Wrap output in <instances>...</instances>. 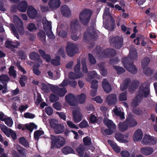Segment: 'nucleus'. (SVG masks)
<instances>
[{
    "mask_svg": "<svg viewBox=\"0 0 157 157\" xmlns=\"http://www.w3.org/2000/svg\"><path fill=\"white\" fill-rule=\"evenodd\" d=\"M130 57H126L122 59L124 67L131 73L135 74L137 72V69L133 64L134 60L137 58V54L135 48L131 49L129 52Z\"/></svg>",
    "mask_w": 157,
    "mask_h": 157,
    "instance_id": "nucleus-1",
    "label": "nucleus"
},
{
    "mask_svg": "<svg viewBox=\"0 0 157 157\" xmlns=\"http://www.w3.org/2000/svg\"><path fill=\"white\" fill-rule=\"evenodd\" d=\"M93 11L87 8H85L80 12L79 15V20L82 24L87 26L90 20Z\"/></svg>",
    "mask_w": 157,
    "mask_h": 157,
    "instance_id": "nucleus-2",
    "label": "nucleus"
},
{
    "mask_svg": "<svg viewBox=\"0 0 157 157\" xmlns=\"http://www.w3.org/2000/svg\"><path fill=\"white\" fill-rule=\"evenodd\" d=\"M98 47H96L97 50V53L99 55V56L101 58L105 59L107 57H109L114 56L116 53V50L113 49L107 48L105 49L102 52H101V48L100 47L98 48V50H97Z\"/></svg>",
    "mask_w": 157,
    "mask_h": 157,
    "instance_id": "nucleus-3",
    "label": "nucleus"
},
{
    "mask_svg": "<svg viewBox=\"0 0 157 157\" xmlns=\"http://www.w3.org/2000/svg\"><path fill=\"white\" fill-rule=\"evenodd\" d=\"M51 138L52 149H53L54 147L59 148L63 146L65 144V140L64 138L62 137L51 135Z\"/></svg>",
    "mask_w": 157,
    "mask_h": 157,
    "instance_id": "nucleus-4",
    "label": "nucleus"
},
{
    "mask_svg": "<svg viewBox=\"0 0 157 157\" xmlns=\"http://www.w3.org/2000/svg\"><path fill=\"white\" fill-rule=\"evenodd\" d=\"M150 94L149 86L146 85L144 87L143 85H141L139 88V90L137 95L140 98H142L143 97L147 98Z\"/></svg>",
    "mask_w": 157,
    "mask_h": 157,
    "instance_id": "nucleus-5",
    "label": "nucleus"
},
{
    "mask_svg": "<svg viewBox=\"0 0 157 157\" xmlns=\"http://www.w3.org/2000/svg\"><path fill=\"white\" fill-rule=\"evenodd\" d=\"M97 34L95 31L93 29H87L86 32H85L83 35V39L85 40L88 41L95 40L96 38Z\"/></svg>",
    "mask_w": 157,
    "mask_h": 157,
    "instance_id": "nucleus-6",
    "label": "nucleus"
},
{
    "mask_svg": "<svg viewBox=\"0 0 157 157\" xmlns=\"http://www.w3.org/2000/svg\"><path fill=\"white\" fill-rule=\"evenodd\" d=\"M109 41L110 43L114 46L116 48L120 49L122 46L123 39L122 38L117 36L111 38Z\"/></svg>",
    "mask_w": 157,
    "mask_h": 157,
    "instance_id": "nucleus-7",
    "label": "nucleus"
},
{
    "mask_svg": "<svg viewBox=\"0 0 157 157\" xmlns=\"http://www.w3.org/2000/svg\"><path fill=\"white\" fill-rule=\"evenodd\" d=\"M66 49L68 55L70 57L73 56L78 52V48L73 44L71 43L68 45Z\"/></svg>",
    "mask_w": 157,
    "mask_h": 157,
    "instance_id": "nucleus-8",
    "label": "nucleus"
},
{
    "mask_svg": "<svg viewBox=\"0 0 157 157\" xmlns=\"http://www.w3.org/2000/svg\"><path fill=\"white\" fill-rule=\"evenodd\" d=\"M157 142L156 137L150 135L145 136L142 141V143L144 145H154Z\"/></svg>",
    "mask_w": 157,
    "mask_h": 157,
    "instance_id": "nucleus-9",
    "label": "nucleus"
},
{
    "mask_svg": "<svg viewBox=\"0 0 157 157\" xmlns=\"http://www.w3.org/2000/svg\"><path fill=\"white\" fill-rule=\"evenodd\" d=\"M13 22L20 35H22L24 34L25 31L23 26V23L21 20L16 16V18L14 19Z\"/></svg>",
    "mask_w": 157,
    "mask_h": 157,
    "instance_id": "nucleus-10",
    "label": "nucleus"
},
{
    "mask_svg": "<svg viewBox=\"0 0 157 157\" xmlns=\"http://www.w3.org/2000/svg\"><path fill=\"white\" fill-rule=\"evenodd\" d=\"M51 89L54 93L61 97L64 96L67 92V90L65 87L59 88L57 86H53Z\"/></svg>",
    "mask_w": 157,
    "mask_h": 157,
    "instance_id": "nucleus-11",
    "label": "nucleus"
},
{
    "mask_svg": "<svg viewBox=\"0 0 157 157\" xmlns=\"http://www.w3.org/2000/svg\"><path fill=\"white\" fill-rule=\"evenodd\" d=\"M66 101L71 106H75L76 103V98L72 94L70 93L65 97Z\"/></svg>",
    "mask_w": 157,
    "mask_h": 157,
    "instance_id": "nucleus-12",
    "label": "nucleus"
},
{
    "mask_svg": "<svg viewBox=\"0 0 157 157\" xmlns=\"http://www.w3.org/2000/svg\"><path fill=\"white\" fill-rule=\"evenodd\" d=\"M27 13L29 17L32 19L35 18L38 14L37 11L32 6H28Z\"/></svg>",
    "mask_w": 157,
    "mask_h": 157,
    "instance_id": "nucleus-13",
    "label": "nucleus"
},
{
    "mask_svg": "<svg viewBox=\"0 0 157 157\" xmlns=\"http://www.w3.org/2000/svg\"><path fill=\"white\" fill-rule=\"evenodd\" d=\"M60 4L59 0H49L48 2L49 7L52 10H56L59 8Z\"/></svg>",
    "mask_w": 157,
    "mask_h": 157,
    "instance_id": "nucleus-14",
    "label": "nucleus"
},
{
    "mask_svg": "<svg viewBox=\"0 0 157 157\" xmlns=\"http://www.w3.org/2000/svg\"><path fill=\"white\" fill-rule=\"evenodd\" d=\"M106 100L109 105H115L117 100V95L113 94H109L106 97Z\"/></svg>",
    "mask_w": 157,
    "mask_h": 157,
    "instance_id": "nucleus-15",
    "label": "nucleus"
},
{
    "mask_svg": "<svg viewBox=\"0 0 157 157\" xmlns=\"http://www.w3.org/2000/svg\"><path fill=\"white\" fill-rule=\"evenodd\" d=\"M70 28L71 30L73 32L76 31L80 29L81 25L77 19H73L71 21Z\"/></svg>",
    "mask_w": 157,
    "mask_h": 157,
    "instance_id": "nucleus-16",
    "label": "nucleus"
},
{
    "mask_svg": "<svg viewBox=\"0 0 157 157\" xmlns=\"http://www.w3.org/2000/svg\"><path fill=\"white\" fill-rule=\"evenodd\" d=\"M143 136L142 131L139 129H137L134 132L133 137V140L135 142L140 141L142 138Z\"/></svg>",
    "mask_w": 157,
    "mask_h": 157,
    "instance_id": "nucleus-17",
    "label": "nucleus"
},
{
    "mask_svg": "<svg viewBox=\"0 0 157 157\" xmlns=\"http://www.w3.org/2000/svg\"><path fill=\"white\" fill-rule=\"evenodd\" d=\"M61 12L63 16L68 17L71 14V12L68 6L65 5L61 7Z\"/></svg>",
    "mask_w": 157,
    "mask_h": 157,
    "instance_id": "nucleus-18",
    "label": "nucleus"
},
{
    "mask_svg": "<svg viewBox=\"0 0 157 157\" xmlns=\"http://www.w3.org/2000/svg\"><path fill=\"white\" fill-rule=\"evenodd\" d=\"M102 85L103 89L105 92L109 93L111 91V85L106 79H104Z\"/></svg>",
    "mask_w": 157,
    "mask_h": 157,
    "instance_id": "nucleus-19",
    "label": "nucleus"
},
{
    "mask_svg": "<svg viewBox=\"0 0 157 157\" xmlns=\"http://www.w3.org/2000/svg\"><path fill=\"white\" fill-rule=\"evenodd\" d=\"M29 58L32 60L37 61L40 63H42V60L40 58V55L35 52H33L29 55Z\"/></svg>",
    "mask_w": 157,
    "mask_h": 157,
    "instance_id": "nucleus-20",
    "label": "nucleus"
},
{
    "mask_svg": "<svg viewBox=\"0 0 157 157\" xmlns=\"http://www.w3.org/2000/svg\"><path fill=\"white\" fill-rule=\"evenodd\" d=\"M128 127L130 128L136 126L137 124V122L136 120L132 116H129L125 120Z\"/></svg>",
    "mask_w": 157,
    "mask_h": 157,
    "instance_id": "nucleus-21",
    "label": "nucleus"
},
{
    "mask_svg": "<svg viewBox=\"0 0 157 157\" xmlns=\"http://www.w3.org/2000/svg\"><path fill=\"white\" fill-rule=\"evenodd\" d=\"M140 151L142 154L146 156L150 155L154 151L153 148L150 147L142 148Z\"/></svg>",
    "mask_w": 157,
    "mask_h": 157,
    "instance_id": "nucleus-22",
    "label": "nucleus"
},
{
    "mask_svg": "<svg viewBox=\"0 0 157 157\" xmlns=\"http://www.w3.org/2000/svg\"><path fill=\"white\" fill-rule=\"evenodd\" d=\"M73 119L75 123H78L82 120V117L80 113L76 110L72 112Z\"/></svg>",
    "mask_w": 157,
    "mask_h": 157,
    "instance_id": "nucleus-23",
    "label": "nucleus"
},
{
    "mask_svg": "<svg viewBox=\"0 0 157 157\" xmlns=\"http://www.w3.org/2000/svg\"><path fill=\"white\" fill-rule=\"evenodd\" d=\"M108 143L109 144L113 150L117 153H119L120 152L121 149L119 147L117 144L113 141L109 140Z\"/></svg>",
    "mask_w": 157,
    "mask_h": 157,
    "instance_id": "nucleus-24",
    "label": "nucleus"
},
{
    "mask_svg": "<svg viewBox=\"0 0 157 157\" xmlns=\"http://www.w3.org/2000/svg\"><path fill=\"white\" fill-rule=\"evenodd\" d=\"M83 75V74L82 72H80L76 74L71 71L69 73L68 77L70 79L74 80L79 78L82 77Z\"/></svg>",
    "mask_w": 157,
    "mask_h": 157,
    "instance_id": "nucleus-25",
    "label": "nucleus"
},
{
    "mask_svg": "<svg viewBox=\"0 0 157 157\" xmlns=\"http://www.w3.org/2000/svg\"><path fill=\"white\" fill-rule=\"evenodd\" d=\"M103 122L108 128L114 129L116 128V125L111 120L105 118L103 120Z\"/></svg>",
    "mask_w": 157,
    "mask_h": 157,
    "instance_id": "nucleus-26",
    "label": "nucleus"
},
{
    "mask_svg": "<svg viewBox=\"0 0 157 157\" xmlns=\"http://www.w3.org/2000/svg\"><path fill=\"white\" fill-rule=\"evenodd\" d=\"M18 5L19 11L23 12H25L26 11L28 6V4L26 1H22Z\"/></svg>",
    "mask_w": 157,
    "mask_h": 157,
    "instance_id": "nucleus-27",
    "label": "nucleus"
},
{
    "mask_svg": "<svg viewBox=\"0 0 157 157\" xmlns=\"http://www.w3.org/2000/svg\"><path fill=\"white\" fill-rule=\"evenodd\" d=\"M38 52L42 58L45 59L47 62H50L51 60V57L49 55L46 54L45 52L41 49H39Z\"/></svg>",
    "mask_w": 157,
    "mask_h": 157,
    "instance_id": "nucleus-28",
    "label": "nucleus"
},
{
    "mask_svg": "<svg viewBox=\"0 0 157 157\" xmlns=\"http://www.w3.org/2000/svg\"><path fill=\"white\" fill-rule=\"evenodd\" d=\"M128 127H129L125 121L123 122H120L118 124L119 129L120 132H124L126 131Z\"/></svg>",
    "mask_w": 157,
    "mask_h": 157,
    "instance_id": "nucleus-29",
    "label": "nucleus"
},
{
    "mask_svg": "<svg viewBox=\"0 0 157 157\" xmlns=\"http://www.w3.org/2000/svg\"><path fill=\"white\" fill-rule=\"evenodd\" d=\"M139 84L140 82L138 81H132L131 82V85L129 87V91L131 92L135 91L136 88H138Z\"/></svg>",
    "mask_w": 157,
    "mask_h": 157,
    "instance_id": "nucleus-30",
    "label": "nucleus"
},
{
    "mask_svg": "<svg viewBox=\"0 0 157 157\" xmlns=\"http://www.w3.org/2000/svg\"><path fill=\"white\" fill-rule=\"evenodd\" d=\"M53 129L56 134H59L62 133L64 131V127L61 124H58Z\"/></svg>",
    "mask_w": 157,
    "mask_h": 157,
    "instance_id": "nucleus-31",
    "label": "nucleus"
},
{
    "mask_svg": "<svg viewBox=\"0 0 157 157\" xmlns=\"http://www.w3.org/2000/svg\"><path fill=\"white\" fill-rule=\"evenodd\" d=\"M62 152L65 155L69 154H74L75 151L70 146H65L62 149Z\"/></svg>",
    "mask_w": 157,
    "mask_h": 157,
    "instance_id": "nucleus-32",
    "label": "nucleus"
},
{
    "mask_svg": "<svg viewBox=\"0 0 157 157\" xmlns=\"http://www.w3.org/2000/svg\"><path fill=\"white\" fill-rule=\"evenodd\" d=\"M142 98H140L137 95L132 100L131 103V105L132 107H135L137 106L141 102Z\"/></svg>",
    "mask_w": 157,
    "mask_h": 157,
    "instance_id": "nucleus-33",
    "label": "nucleus"
},
{
    "mask_svg": "<svg viewBox=\"0 0 157 157\" xmlns=\"http://www.w3.org/2000/svg\"><path fill=\"white\" fill-rule=\"evenodd\" d=\"M25 129L29 130L32 132L34 129H36L37 128V126L34 123H31L29 124H25Z\"/></svg>",
    "mask_w": 157,
    "mask_h": 157,
    "instance_id": "nucleus-34",
    "label": "nucleus"
},
{
    "mask_svg": "<svg viewBox=\"0 0 157 157\" xmlns=\"http://www.w3.org/2000/svg\"><path fill=\"white\" fill-rule=\"evenodd\" d=\"M76 97L78 101L80 104H82L85 102L86 98V96L85 94L82 93L77 95Z\"/></svg>",
    "mask_w": 157,
    "mask_h": 157,
    "instance_id": "nucleus-35",
    "label": "nucleus"
},
{
    "mask_svg": "<svg viewBox=\"0 0 157 157\" xmlns=\"http://www.w3.org/2000/svg\"><path fill=\"white\" fill-rule=\"evenodd\" d=\"M115 137L116 140L120 142L124 143L127 142V140L124 139L123 135L120 133H116L115 136Z\"/></svg>",
    "mask_w": 157,
    "mask_h": 157,
    "instance_id": "nucleus-36",
    "label": "nucleus"
},
{
    "mask_svg": "<svg viewBox=\"0 0 157 157\" xmlns=\"http://www.w3.org/2000/svg\"><path fill=\"white\" fill-rule=\"evenodd\" d=\"M150 61V59L148 57H145L142 61L141 65L142 68L144 69L146 68Z\"/></svg>",
    "mask_w": 157,
    "mask_h": 157,
    "instance_id": "nucleus-37",
    "label": "nucleus"
},
{
    "mask_svg": "<svg viewBox=\"0 0 157 157\" xmlns=\"http://www.w3.org/2000/svg\"><path fill=\"white\" fill-rule=\"evenodd\" d=\"M43 29L45 31H51L52 30L51 22L47 21L43 23Z\"/></svg>",
    "mask_w": 157,
    "mask_h": 157,
    "instance_id": "nucleus-38",
    "label": "nucleus"
},
{
    "mask_svg": "<svg viewBox=\"0 0 157 157\" xmlns=\"http://www.w3.org/2000/svg\"><path fill=\"white\" fill-rule=\"evenodd\" d=\"M0 128L8 137H10L9 130L6 126L4 124L0 125Z\"/></svg>",
    "mask_w": 157,
    "mask_h": 157,
    "instance_id": "nucleus-39",
    "label": "nucleus"
},
{
    "mask_svg": "<svg viewBox=\"0 0 157 157\" xmlns=\"http://www.w3.org/2000/svg\"><path fill=\"white\" fill-rule=\"evenodd\" d=\"M60 57L59 56H56L55 59L51 60V64L54 66H58L60 64Z\"/></svg>",
    "mask_w": 157,
    "mask_h": 157,
    "instance_id": "nucleus-40",
    "label": "nucleus"
},
{
    "mask_svg": "<svg viewBox=\"0 0 157 157\" xmlns=\"http://www.w3.org/2000/svg\"><path fill=\"white\" fill-rule=\"evenodd\" d=\"M113 67L116 71L118 75H121L125 71V70L123 67L119 66H113Z\"/></svg>",
    "mask_w": 157,
    "mask_h": 157,
    "instance_id": "nucleus-41",
    "label": "nucleus"
},
{
    "mask_svg": "<svg viewBox=\"0 0 157 157\" xmlns=\"http://www.w3.org/2000/svg\"><path fill=\"white\" fill-rule=\"evenodd\" d=\"M19 141L20 143L24 146L26 147H29V142L24 137H20L19 139Z\"/></svg>",
    "mask_w": 157,
    "mask_h": 157,
    "instance_id": "nucleus-42",
    "label": "nucleus"
},
{
    "mask_svg": "<svg viewBox=\"0 0 157 157\" xmlns=\"http://www.w3.org/2000/svg\"><path fill=\"white\" fill-rule=\"evenodd\" d=\"M49 123L52 128H54L58 124V121L54 119H51L49 120Z\"/></svg>",
    "mask_w": 157,
    "mask_h": 157,
    "instance_id": "nucleus-43",
    "label": "nucleus"
},
{
    "mask_svg": "<svg viewBox=\"0 0 157 157\" xmlns=\"http://www.w3.org/2000/svg\"><path fill=\"white\" fill-rule=\"evenodd\" d=\"M49 99L51 102H54L59 100V97L57 95L52 93L50 95Z\"/></svg>",
    "mask_w": 157,
    "mask_h": 157,
    "instance_id": "nucleus-44",
    "label": "nucleus"
},
{
    "mask_svg": "<svg viewBox=\"0 0 157 157\" xmlns=\"http://www.w3.org/2000/svg\"><path fill=\"white\" fill-rule=\"evenodd\" d=\"M14 66H11L9 70V74L10 76H12L14 78H15L17 75L16 71L14 70Z\"/></svg>",
    "mask_w": 157,
    "mask_h": 157,
    "instance_id": "nucleus-45",
    "label": "nucleus"
},
{
    "mask_svg": "<svg viewBox=\"0 0 157 157\" xmlns=\"http://www.w3.org/2000/svg\"><path fill=\"white\" fill-rule=\"evenodd\" d=\"M44 132L42 130H38L35 131L34 134V137L36 140H38L40 136L43 135Z\"/></svg>",
    "mask_w": 157,
    "mask_h": 157,
    "instance_id": "nucleus-46",
    "label": "nucleus"
},
{
    "mask_svg": "<svg viewBox=\"0 0 157 157\" xmlns=\"http://www.w3.org/2000/svg\"><path fill=\"white\" fill-rule=\"evenodd\" d=\"M18 55L21 60H25L27 57V56L25 52L22 50H20L18 52Z\"/></svg>",
    "mask_w": 157,
    "mask_h": 157,
    "instance_id": "nucleus-47",
    "label": "nucleus"
},
{
    "mask_svg": "<svg viewBox=\"0 0 157 157\" xmlns=\"http://www.w3.org/2000/svg\"><path fill=\"white\" fill-rule=\"evenodd\" d=\"M89 76L92 79L96 78L97 79L99 78V75H98L97 72L94 71H91L88 74Z\"/></svg>",
    "mask_w": 157,
    "mask_h": 157,
    "instance_id": "nucleus-48",
    "label": "nucleus"
},
{
    "mask_svg": "<svg viewBox=\"0 0 157 157\" xmlns=\"http://www.w3.org/2000/svg\"><path fill=\"white\" fill-rule=\"evenodd\" d=\"M83 141L85 145L89 146L92 144L91 139L88 136L84 137L83 139Z\"/></svg>",
    "mask_w": 157,
    "mask_h": 157,
    "instance_id": "nucleus-49",
    "label": "nucleus"
},
{
    "mask_svg": "<svg viewBox=\"0 0 157 157\" xmlns=\"http://www.w3.org/2000/svg\"><path fill=\"white\" fill-rule=\"evenodd\" d=\"M27 29L30 32H33L36 30L37 28L35 24L33 23H29L27 25Z\"/></svg>",
    "mask_w": 157,
    "mask_h": 157,
    "instance_id": "nucleus-50",
    "label": "nucleus"
},
{
    "mask_svg": "<svg viewBox=\"0 0 157 157\" xmlns=\"http://www.w3.org/2000/svg\"><path fill=\"white\" fill-rule=\"evenodd\" d=\"M127 91H125L120 94L119 99L120 101H125L127 99Z\"/></svg>",
    "mask_w": 157,
    "mask_h": 157,
    "instance_id": "nucleus-51",
    "label": "nucleus"
},
{
    "mask_svg": "<svg viewBox=\"0 0 157 157\" xmlns=\"http://www.w3.org/2000/svg\"><path fill=\"white\" fill-rule=\"evenodd\" d=\"M10 80V78L7 75L2 74L0 75V81L8 82Z\"/></svg>",
    "mask_w": 157,
    "mask_h": 157,
    "instance_id": "nucleus-52",
    "label": "nucleus"
},
{
    "mask_svg": "<svg viewBox=\"0 0 157 157\" xmlns=\"http://www.w3.org/2000/svg\"><path fill=\"white\" fill-rule=\"evenodd\" d=\"M81 64L82 66V71L84 73H87L88 72V70L87 68L85 60H82L81 62Z\"/></svg>",
    "mask_w": 157,
    "mask_h": 157,
    "instance_id": "nucleus-53",
    "label": "nucleus"
},
{
    "mask_svg": "<svg viewBox=\"0 0 157 157\" xmlns=\"http://www.w3.org/2000/svg\"><path fill=\"white\" fill-rule=\"evenodd\" d=\"M11 29L14 35V36H16L17 39H18L19 36L17 30L13 24L11 25Z\"/></svg>",
    "mask_w": 157,
    "mask_h": 157,
    "instance_id": "nucleus-54",
    "label": "nucleus"
},
{
    "mask_svg": "<svg viewBox=\"0 0 157 157\" xmlns=\"http://www.w3.org/2000/svg\"><path fill=\"white\" fill-rule=\"evenodd\" d=\"M88 59L90 63L92 64H95L96 62V60L94 56L91 54H88Z\"/></svg>",
    "mask_w": 157,
    "mask_h": 157,
    "instance_id": "nucleus-55",
    "label": "nucleus"
},
{
    "mask_svg": "<svg viewBox=\"0 0 157 157\" xmlns=\"http://www.w3.org/2000/svg\"><path fill=\"white\" fill-rule=\"evenodd\" d=\"M4 121L5 124L8 126L10 127H12L13 122L11 118H10V117L6 118L5 119Z\"/></svg>",
    "mask_w": 157,
    "mask_h": 157,
    "instance_id": "nucleus-56",
    "label": "nucleus"
},
{
    "mask_svg": "<svg viewBox=\"0 0 157 157\" xmlns=\"http://www.w3.org/2000/svg\"><path fill=\"white\" fill-rule=\"evenodd\" d=\"M98 81L96 80H93L91 83V87L94 90H97L98 88Z\"/></svg>",
    "mask_w": 157,
    "mask_h": 157,
    "instance_id": "nucleus-57",
    "label": "nucleus"
},
{
    "mask_svg": "<svg viewBox=\"0 0 157 157\" xmlns=\"http://www.w3.org/2000/svg\"><path fill=\"white\" fill-rule=\"evenodd\" d=\"M100 73L103 76H105L107 74V71L101 65L99 66Z\"/></svg>",
    "mask_w": 157,
    "mask_h": 157,
    "instance_id": "nucleus-58",
    "label": "nucleus"
},
{
    "mask_svg": "<svg viewBox=\"0 0 157 157\" xmlns=\"http://www.w3.org/2000/svg\"><path fill=\"white\" fill-rule=\"evenodd\" d=\"M35 103L37 105H39V104L42 101V99L40 94H37V98L36 99L34 98Z\"/></svg>",
    "mask_w": 157,
    "mask_h": 157,
    "instance_id": "nucleus-59",
    "label": "nucleus"
},
{
    "mask_svg": "<svg viewBox=\"0 0 157 157\" xmlns=\"http://www.w3.org/2000/svg\"><path fill=\"white\" fill-rule=\"evenodd\" d=\"M18 152L21 156L23 157H26L25 154L27 153V150L24 147H21L20 149H18Z\"/></svg>",
    "mask_w": 157,
    "mask_h": 157,
    "instance_id": "nucleus-60",
    "label": "nucleus"
},
{
    "mask_svg": "<svg viewBox=\"0 0 157 157\" xmlns=\"http://www.w3.org/2000/svg\"><path fill=\"white\" fill-rule=\"evenodd\" d=\"M53 107L56 110H59L61 108V104L59 102H56L53 104Z\"/></svg>",
    "mask_w": 157,
    "mask_h": 157,
    "instance_id": "nucleus-61",
    "label": "nucleus"
},
{
    "mask_svg": "<svg viewBox=\"0 0 157 157\" xmlns=\"http://www.w3.org/2000/svg\"><path fill=\"white\" fill-rule=\"evenodd\" d=\"M67 32L64 30H61L58 33L59 36H61L63 38H65L67 37Z\"/></svg>",
    "mask_w": 157,
    "mask_h": 157,
    "instance_id": "nucleus-62",
    "label": "nucleus"
},
{
    "mask_svg": "<svg viewBox=\"0 0 157 157\" xmlns=\"http://www.w3.org/2000/svg\"><path fill=\"white\" fill-rule=\"evenodd\" d=\"M24 116L25 118L29 119H33L35 117L34 114H33L29 112H26L25 113Z\"/></svg>",
    "mask_w": 157,
    "mask_h": 157,
    "instance_id": "nucleus-63",
    "label": "nucleus"
},
{
    "mask_svg": "<svg viewBox=\"0 0 157 157\" xmlns=\"http://www.w3.org/2000/svg\"><path fill=\"white\" fill-rule=\"evenodd\" d=\"M48 37L50 39H54L55 38V36L54 35L53 33L52 30L51 31H45Z\"/></svg>",
    "mask_w": 157,
    "mask_h": 157,
    "instance_id": "nucleus-64",
    "label": "nucleus"
}]
</instances>
